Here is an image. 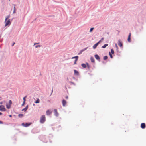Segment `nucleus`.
<instances>
[{"mask_svg": "<svg viewBox=\"0 0 146 146\" xmlns=\"http://www.w3.org/2000/svg\"><path fill=\"white\" fill-rule=\"evenodd\" d=\"M6 110V109L5 108L4 106L3 105H0V111H5Z\"/></svg>", "mask_w": 146, "mask_h": 146, "instance_id": "nucleus-3", "label": "nucleus"}, {"mask_svg": "<svg viewBox=\"0 0 146 146\" xmlns=\"http://www.w3.org/2000/svg\"><path fill=\"white\" fill-rule=\"evenodd\" d=\"M111 54H113L114 53V51L113 49H111Z\"/></svg>", "mask_w": 146, "mask_h": 146, "instance_id": "nucleus-23", "label": "nucleus"}, {"mask_svg": "<svg viewBox=\"0 0 146 146\" xmlns=\"http://www.w3.org/2000/svg\"><path fill=\"white\" fill-rule=\"evenodd\" d=\"M115 46L116 48L117 52H118V46H117V44H115Z\"/></svg>", "mask_w": 146, "mask_h": 146, "instance_id": "nucleus-22", "label": "nucleus"}, {"mask_svg": "<svg viewBox=\"0 0 146 146\" xmlns=\"http://www.w3.org/2000/svg\"><path fill=\"white\" fill-rule=\"evenodd\" d=\"M36 18H35V19H34V21H35V20H36Z\"/></svg>", "mask_w": 146, "mask_h": 146, "instance_id": "nucleus-51", "label": "nucleus"}, {"mask_svg": "<svg viewBox=\"0 0 146 146\" xmlns=\"http://www.w3.org/2000/svg\"><path fill=\"white\" fill-rule=\"evenodd\" d=\"M16 12V8L15 7H14L13 8V13H15Z\"/></svg>", "mask_w": 146, "mask_h": 146, "instance_id": "nucleus-29", "label": "nucleus"}, {"mask_svg": "<svg viewBox=\"0 0 146 146\" xmlns=\"http://www.w3.org/2000/svg\"><path fill=\"white\" fill-rule=\"evenodd\" d=\"M74 74L75 76H79V73L78 71L75 69H74Z\"/></svg>", "mask_w": 146, "mask_h": 146, "instance_id": "nucleus-5", "label": "nucleus"}, {"mask_svg": "<svg viewBox=\"0 0 146 146\" xmlns=\"http://www.w3.org/2000/svg\"><path fill=\"white\" fill-rule=\"evenodd\" d=\"M26 97H27V96H25L23 98V102H25V101H26Z\"/></svg>", "mask_w": 146, "mask_h": 146, "instance_id": "nucleus-32", "label": "nucleus"}, {"mask_svg": "<svg viewBox=\"0 0 146 146\" xmlns=\"http://www.w3.org/2000/svg\"><path fill=\"white\" fill-rule=\"evenodd\" d=\"M25 102H23H23L22 104V106H23L25 104Z\"/></svg>", "mask_w": 146, "mask_h": 146, "instance_id": "nucleus-38", "label": "nucleus"}, {"mask_svg": "<svg viewBox=\"0 0 146 146\" xmlns=\"http://www.w3.org/2000/svg\"><path fill=\"white\" fill-rule=\"evenodd\" d=\"M94 57L96 60H97L99 61H100V58L98 55L97 54H95L94 55Z\"/></svg>", "mask_w": 146, "mask_h": 146, "instance_id": "nucleus-7", "label": "nucleus"}, {"mask_svg": "<svg viewBox=\"0 0 146 146\" xmlns=\"http://www.w3.org/2000/svg\"><path fill=\"white\" fill-rule=\"evenodd\" d=\"M54 115L56 117H58L59 115V114L58 113L57 110L56 109H54Z\"/></svg>", "mask_w": 146, "mask_h": 146, "instance_id": "nucleus-6", "label": "nucleus"}, {"mask_svg": "<svg viewBox=\"0 0 146 146\" xmlns=\"http://www.w3.org/2000/svg\"><path fill=\"white\" fill-rule=\"evenodd\" d=\"M78 56H75L73 57H72V59H74L75 58V59H78Z\"/></svg>", "mask_w": 146, "mask_h": 146, "instance_id": "nucleus-24", "label": "nucleus"}, {"mask_svg": "<svg viewBox=\"0 0 146 146\" xmlns=\"http://www.w3.org/2000/svg\"><path fill=\"white\" fill-rule=\"evenodd\" d=\"M53 90H52V92H51V95L52 94V92H53Z\"/></svg>", "mask_w": 146, "mask_h": 146, "instance_id": "nucleus-49", "label": "nucleus"}, {"mask_svg": "<svg viewBox=\"0 0 146 146\" xmlns=\"http://www.w3.org/2000/svg\"><path fill=\"white\" fill-rule=\"evenodd\" d=\"M131 33H130L128 35V37L131 38Z\"/></svg>", "mask_w": 146, "mask_h": 146, "instance_id": "nucleus-36", "label": "nucleus"}, {"mask_svg": "<svg viewBox=\"0 0 146 146\" xmlns=\"http://www.w3.org/2000/svg\"><path fill=\"white\" fill-rule=\"evenodd\" d=\"M108 57L107 56H105L103 57L104 60H106L108 59Z\"/></svg>", "mask_w": 146, "mask_h": 146, "instance_id": "nucleus-26", "label": "nucleus"}, {"mask_svg": "<svg viewBox=\"0 0 146 146\" xmlns=\"http://www.w3.org/2000/svg\"><path fill=\"white\" fill-rule=\"evenodd\" d=\"M90 59L91 61V62L93 63H94L95 62V60L94 58L92 57L91 56L90 58Z\"/></svg>", "mask_w": 146, "mask_h": 146, "instance_id": "nucleus-13", "label": "nucleus"}, {"mask_svg": "<svg viewBox=\"0 0 146 146\" xmlns=\"http://www.w3.org/2000/svg\"><path fill=\"white\" fill-rule=\"evenodd\" d=\"M43 141V142H45V141Z\"/></svg>", "mask_w": 146, "mask_h": 146, "instance_id": "nucleus-55", "label": "nucleus"}, {"mask_svg": "<svg viewBox=\"0 0 146 146\" xmlns=\"http://www.w3.org/2000/svg\"><path fill=\"white\" fill-rule=\"evenodd\" d=\"M101 42V40H99L98 42H97V43L98 44V45L99 44V43Z\"/></svg>", "mask_w": 146, "mask_h": 146, "instance_id": "nucleus-39", "label": "nucleus"}, {"mask_svg": "<svg viewBox=\"0 0 146 146\" xmlns=\"http://www.w3.org/2000/svg\"><path fill=\"white\" fill-rule=\"evenodd\" d=\"M10 17V15H9L7 16L6 17L5 19V22H6V21Z\"/></svg>", "mask_w": 146, "mask_h": 146, "instance_id": "nucleus-18", "label": "nucleus"}, {"mask_svg": "<svg viewBox=\"0 0 146 146\" xmlns=\"http://www.w3.org/2000/svg\"><path fill=\"white\" fill-rule=\"evenodd\" d=\"M24 116V115L23 114H19L18 115V116L20 117V118H22L23 116Z\"/></svg>", "mask_w": 146, "mask_h": 146, "instance_id": "nucleus-20", "label": "nucleus"}, {"mask_svg": "<svg viewBox=\"0 0 146 146\" xmlns=\"http://www.w3.org/2000/svg\"><path fill=\"white\" fill-rule=\"evenodd\" d=\"M6 105V108L7 109H9L10 108L11 106V105L9 104H7Z\"/></svg>", "mask_w": 146, "mask_h": 146, "instance_id": "nucleus-17", "label": "nucleus"}, {"mask_svg": "<svg viewBox=\"0 0 146 146\" xmlns=\"http://www.w3.org/2000/svg\"><path fill=\"white\" fill-rule=\"evenodd\" d=\"M62 105L63 106H65L66 104V101L64 99H63L62 101Z\"/></svg>", "mask_w": 146, "mask_h": 146, "instance_id": "nucleus-10", "label": "nucleus"}, {"mask_svg": "<svg viewBox=\"0 0 146 146\" xmlns=\"http://www.w3.org/2000/svg\"><path fill=\"white\" fill-rule=\"evenodd\" d=\"M3 121H0V124H3Z\"/></svg>", "mask_w": 146, "mask_h": 146, "instance_id": "nucleus-41", "label": "nucleus"}, {"mask_svg": "<svg viewBox=\"0 0 146 146\" xmlns=\"http://www.w3.org/2000/svg\"><path fill=\"white\" fill-rule=\"evenodd\" d=\"M109 55L110 56V58H113V56L112 55V54H111V52H109Z\"/></svg>", "mask_w": 146, "mask_h": 146, "instance_id": "nucleus-21", "label": "nucleus"}, {"mask_svg": "<svg viewBox=\"0 0 146 146\" xmlns=\"http://www.w3.org/2000/svg\"><path fill=\"white\" fill-rule=\"evenodd\" d=\"M9 116L10 117H12V115H9Z\"/></svg>", "mask_w": 146, "mask_h": 146, "instance_id": "nucleus-46", "label": "nucleus"}, {"mask_svg": "<svg viewBox=\"0 0 146 146\" xmlns=\"http://www.w3.org/2000/svg\"><path fill=\"white\" fill-rule=\"evenodd\" d=\"M28 108V105H27L25 108H23V109L22 110V111H24L25 112L27 110Z\"/></svg>", "mask_w": 146, "mask_h": 146, "instance_id": "nucleus-11", "label": "nucleus"}, {"mask_svg": "<svg viewBox=\"0 0 146 146\" xmlns=\"http://www.w3.org/2000/svg\"><path fill=\"white\" fill-rule=\"evenodd\" d=\"M40 46H41V45H39L35 46V48H38V47H40Z\"/></svg>", "mask_w": 146, "mask_h": 146, "instance_id": "nucleus-30", "label": "nucleus"}, {"mask_svg": "<svg viewBox=\"0 0 146 146\" xmlns=\"http://www.w3.org/2000/svg\"><path fill=\"white\" fill-rule=\"evenodd\" d=\"M1 37V36H0V38Z\"/></svg>", "mask_w": 146, "mask_h": 146, "instance_id": "nucleus-57", "label": "nucleus"}, {"mask_svg": "<svg viewBox=\"0 0 146 146\" xmlns=\"http://www.w3.org/2000/svg\"><path fill=\"white\" fill-rule=\"evenodd\" d=\"M81 66L83 68H85L86 67V64L84 63H82L81 64Z\"/></svg>", "mask_w": 146, "mask_h": 146, "instance_id": "nucleus-15", "label": "nucleus"}, {"mask_svg": "<svg viewBox=\"0 0 146 146\" xmlns=\"http://www.w3.org/2000/svg\"><path fill=\"white\" fill-rule=\"evenodd\" d=\"M98 45V44L97 43L94 44L93 46V48L94 49H95L97 47V46Z\"/></svg>", "mask_w": 146, "mask_h": 146, "instance_id": "nucleus-14", "label": "nucleus"}, {"mask_svg": "<svg viewBox=\"0 0 146 146\" xmlns=\"http://www.w3.org/2000/svg\"><path fill=\"white\" fill-rule=\"evenodd\" d=\"M31 122L23 123L21 125L25 127H27L30 126L32 124Z\"/></svg>", "mask_w": 146, "mask_h": 146, "instance_id": "nucleus-2", "label": "nucleus"}, {"mask_svg": "<svg viewBox=\"0 0 146 146\" xmlns=\"http://www.w3.org/2000/svg\"><path fill=\"white\" fill-rule=\"evenodd\" d=\"M86 66H88V65H89V64H88V63H87V62H86Z\"/></svg>", "mask_w": 146, "mask_h": 146, "instance_id": "nucleus-45", "label": "nucleus"}, {"mask_svg": "<svg viewBox=\"0 0 146 146\" xmlns=\"http://www.w3.org/2000/svg\"><path fill=\"white\" fill-rule=\"evenodd\" d=\"M72 78L74 80H75L76 81H77L78 80V79H76L75 77H72Z\"/></svg>", "mask_w": 146, "mask_h": 146, "instance_id": "nucleus-33", "label": "nucleus"}, {"mask_svg": "<svg viewBox=\"0 0 146 146\" xmlns=\"http://www.w3.org/2000/svg\"><path fill=\"white\" fill-rule=\"evenodd\" d=\"M141 127L143 129H145L146 127V125L145 123H143L141 124Z\"/></svg>", "mask_w": 146, "mask_h": 146, "instance_id": "nucleus-8", "label": "nucleus"}, {"mask_svg": "<svg viewBox=\"0 0 146 146\" xmlns=\"http://www.w3.org/2000/svg\"><path fill=\"white\" fill-rule=\"evenodd\" d=\"M3 103V102H0V104H2Z\"/></svg>", "mask_w": 146, "mask_h": 146, "instance_id": "nucleus-44", "label": "nucleus"}, {"mask_svg": "<svg viewBox=\"0 0 146 146\" xmlns=\"http://www.w3.org/2000/svg\"><path fill=\"white\" fill-rule=\"evenodd\" d=\"M102 63H104V62H102Z\"/></svg>", "mask_w": 146, "mask_h": 146, "instance_id": "nucleus-54", "label": "nucleus"}, {"mask_svg": "<svg viewBox=\"0 0 146 146\" xmlns=\"http://www.w3.org/2000/svg\"><path fill=\"white\" fill-rule=\"evenodd\" d=\"M40 76H41V73H40Z\"/></svg>", "mask_w": 146, "mask_h": 146, "instance_id": "nucleus-52", "label": "nucleus"}, {"mask_svg": "<svg viewBox=\"0 0 146 146\" xmlns=\"http://www.w3.org/2000/svg\"><path fill=\"white\" fill-rule=\"evenodd\" d=\"M1 100V99H0V100Z\"/></svg>", "mask_w": 146, "mask_h": 146, "instance_id": "nucleus-56", "label": "nucleus"}, {"mask_svg": "<svg viewBox=\"0 0 146 146\" xmlns=\"http://www.w3.org/2000/svg\"><path fill=\"white\" fill-rule=\"evenodd\" d=\"M69 82L70 83H71L72 84H73L74 85H75V84L72 82L70 81Z\"/></svg>", "mask_w": 146, "mask_h": 146, "instance_id": "nucleus-35", "label": "nucleus"}, {"mask_svg": "<svg viewBox=\"0 0 146 146\" xmlns=\"http://www.w3.org/2000/svg\"><path fill=\"white\" fill-rule=\"evenodd\" d=\"M78 60V59H75V60H74V64H76V61H77V60Z\"/></svg>", "mask_w": 146, "mask_h": 146, "instance_id": "nucleus-34", "label": "nucleus"}, {"mask_svg": "<svg viewBox=\"0 0 146 146\" xmlns=\"http://www.w3.org/2000/svg\"><path fill=\"white\" fill-rule=\"evenodd\" d=\"M3 102H5V101H4Z\"/></svg>", "mask_w": 146, "mask_h": 146, "instance_id": "nucleus-53", "label": "nucleus"}, {"mask_svg": "<svg viewBox=\"0 0 146 146\" xmlns=\"http://www.w3.org/2000/svg\"><path fill=\"white\" fill-rule=\"evenodd\" d=\"M2 113L1 112H0V115H2Z\"/></svg>", "mask_w": 146, "mask_h": 146, "instance_id": "nucleus-48", "label": "nucleus"}, {"mask_svg": "<svg viewBox=\"0 0 146 146\" xmlns=\"http://www.w3.org/2000/svg\"><path fill=\"white\" fill-rule=\"evenodd\" d=\"M39 102L40 100L38 98L36 101H35V103H39Z\"/></svg>", "mask_w": 146, "mask_h": 146, "instance_id": "nucleus-19", "label": "nucleus"}, {"mask_svg": "<svg viewBox=\"0 0 146 146\" xmlns=\"http://www.w3.org/2000/svg\"><path fill=\"white\" fill-rule=\"evenodd\" d=\"M46 121L45 116L44 115H43L40 117V122L42 123H44Z\"/></svg>", "mask_w": 146, "mask_h": 146, "instance_id": "nucleus-1", "label": "nucleus"}, {"mask_svg": "<svg viewBox=\"0 0 146 146\" xmlns=\"http://www.w3.org/2000/svg\"><path fill=\"white\" fill-rule=\"evenodd\" d=\"M65 98L66 99H67L68 98V96H66L65 97Z\"/></svg>", "mask_w": 146, "mask_h": 146, "instance_id": "nucleus-43", "label": "nucleus"}, {"mask_svg": "<svg viewBox=\"0 0 146 146\" xmlns=\"http://www.w3.org/2000/svg\"><path fill=\"white\" fill-rule=\"evenodd\" d=\"M108 45V44H104L103 46L102 47V48H105L106 46Z\"/></svg>", "mask_w": 146, "mask_h": 146, "instance_id": "nucleus-16", "label": "nucleus"}, {"mask_svg": "<svg viewBox=\"0 0 146 146\" xmlns=\"http://www.w3.org/2000/svg\"><path fill=\"white\" fill-rule=\"evenodd\" d=\"M82 52H81V50H80V51L78 53V55H80V54H81L82 53Z\"/></svg>", "mask_w": 146, "mask_h": 146, "instance_id": "nucleus-37", "label": "nucleus"}, {"mask_svg": "<svg viewBox=\"0 0 146 146\" xmlns=\"http://www.w3.org/2000/svg\"><path fill=\"white\" fill-rule=\"evenodd\" d=\"M104 39V38L103 37V38H102L100 40H101V41L102 40H103Z\"/></svg>", "mask_w": 146, "mask_h": 146, "instance_id": "nucleus-42", "label": "nucleus"}, {"mask_svg": "<svg viewBox=\"0 0 146 146\" xmlns=\"http://www.w3.org/2000/svg\"><path fill=\"white\" fill-rule=\"evenodd\" d=\"M15 44V42H13V44H12V46H13V45H14V44Z\"/></svg>", "mask_w": 146, "mask_h": 146, "instance_id": "nucleus-47", "label": "nucleus"}, {"mask_svg": "<svg viewBox=\"0 0 146 146\" xmlns=\"http://www.w3.org/2000/svg\"><path fill=\"white\" fill-rule=\"evenodd\" d=\"M38 43H35L34 44V45H35V44H38Z\"/></svg>", "mask_w": 146, "mask_h": 146, "instance_id": "nucleus-50", "label": "nucleus"}, {"mask_svg": "<svg viewBox=\"0 0 146 146\" xmlns=\"http://www.w3.org/2000/svg\"><path fill=\"white\" fill-rule=\"evenodd\" d=\"M88 48V47H86L85 48L81 50V52H82L83 51H84L85 50H86Z\"/></svg>", "mask_w": 146, "mask_h": 146, "instance_id": "nucleus-25", "label": "nucleus"}, {"mask_svg": "<svg viewBox=\"0 0 146 146\" xmlns=\"http://www.w3.org/2000/svg\"><path fill=\"white\" fill-rule=\"evenodd\" d=\"M87 66L88 68V69H89L90 68V66L89 64L88 65V66Z\"/></svg>", "mask_w": 146, "mask_h": 146, "instance_id": "nucleus-40", "label": "nucleus"}, {"mask_svg": "<svg viewBox=\"0 0 146 146\" xmlns=\"http://www.w3.org/2000/svg\"><path fill=\"white\" fill-rule=\"evenodd\" d=\"M12 104V102L11 100H9V104L11 105Z\"/></svg>", "mask_w": 146, "mask_h": 146, "instance_id": "nucleus-31", "label": "nucleus"}, {"mask_svg": "<svg viewBox=\"0 0 146 146\" xmlns=\"http://www.w3.org/2000/svg\"><path fill=\"white\" fill-rule=\"evenodd\" d=\"M5 26H9L11 24V22L10 21V19H9L8 20H7L6 21V22H5Z\"/></svg>", "mask_w": 146, "mask_h": 146, "instance_id": "nucleus-4", "label": "nucleus"}, {"mask_svg": "<svg viewBox=\"0 0 146 146\" xmlns=\"http://www.w3.org/2000/svg\"><path fill=\"white\" fill-rule=\"evenodd\" d=\"M46 113L47 115H49L51 114L52 112L49 110H48L46 111Z\"/></svg>", "mask_w": 146, "mask_h": 146, "instance_id": "nucleus-9", "label": "nucleus"}, {"mask_svg": "<svg viewBox=\"0 0 146 146\" xmlns=\"http://www.w3.org/2000/svg\"><path fill=\"white\" fill-rule=\"evenodd\" d=\"M94 29V27H92L90 29V30L89 31V32H91Z\"/></svg>", "mask_w": 146, "mask_h": 146, "instance_id": "nucleus-27", "label": "nucleus"}, {"mask_svg": "<svg viewBox=\"0 0 146 146\" xmlns=\"http://www.w3.org/2000/svg\"><path fill=\"white\" fill-rule=\"evenodd\" d=\"M127 41L129 42H131V38H127Z\"/></svg>", "mask_w": 146, "mask_h": 146, "instance_id": "nucleus-28", "label": "nucleus"}, {"mask_svg": "<svg viewBox=\"0 0 146 146\" xmlns=\"http://www.w3.org/2000/svg\"><path fill=\"white\" fill-rule=\"evenodd\" d=\"M118 44L120 47H121L122 46V43L121 42L120 40H118Z\"/></svg>", "mask_w": 146, "mask_h": 146, "instance_id": "nucleus-12", "label": "nucleus"}]
</instances>
